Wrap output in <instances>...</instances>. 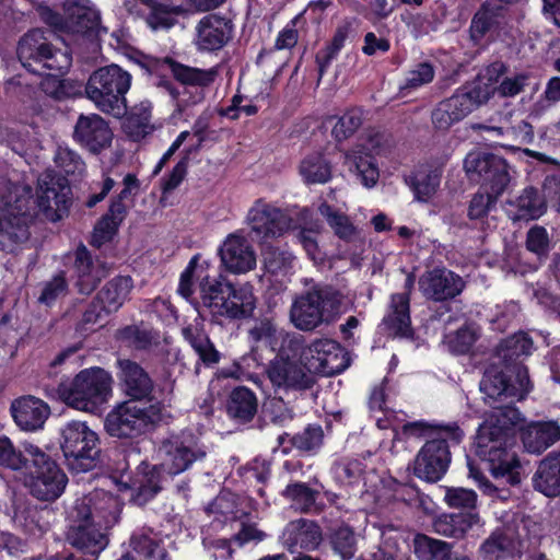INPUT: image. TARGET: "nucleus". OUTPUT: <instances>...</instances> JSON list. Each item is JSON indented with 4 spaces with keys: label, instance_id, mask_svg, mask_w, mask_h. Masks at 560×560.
<instances>
[{
    "label": "nucleus",
    "instance_id": "nucleus-1",
    "mask_svg": "<svg viewBox=\"0 0 560 560\" xmlns=\"http://www.w3.org/2000/svg\"><path fill=\"white\" fill-rule=\"evenodd\" d=\"M530 389L528 371L516 368V383L497 368H489L480 382L483 400L491 407L475 440V452L489 463L494 478H506L510 485L521 482V463L509 448L513 445V430L522 422L521 412L513 406Z\"/></svg>",
    "mask_w": 560,
    "mask_h": 560
},
{
    "label": "nucleus",
    "instance_id": "nucleus-2",
    "mask_svg": "<svg viewBox=\"0 0 560 560\" xmlns=\"http://www.w3.org/2000/svg\"><path fill=\"white\" fill-rule=\"evenodd\" d=\"M37 212L30 205V187L0 182V248L14 253L30 238V225Z\"/></svg>",
    "mask_w": 560,
    "mask_h": 560
},
{
    "label": "nucleus",
    "instance_id": "nucleus-3",
    "mask_svg": "<svg viewBox=\"0 0 560 560\" xmlns=\"http://www.w3.org/2000/svg\"><path fill=\"white\" fill-rule=\"evenodd\" d=\"M346 311V296L339 290L315 284L294 298L289 317L296 329L308 332L335 323Z\"/></svg>",
    "mask_w": 560,
    "mask_h": 560
},
{
    "label": "nucleus",
    "instance_id": "nucleus-4",
    "mask_svg": "<svg viewBox=\"0 0 560 560\" xmlns=\"http://www.w3.org/2000/svg\"><path fill=\"white\" fill-rule=\"evenodd\" d=\"M131 74L117 65L95 70L85 85L86 97L104 114L121 118L127 114L126 94Z\"/></svg>",
    "mask_w": 560,
    "mask_h": 560
},
{
    "label": "nucleus",
    "instance_id": "nucleus-5",
    "mask_svg": "<svg viewBox=\"0 0 560 560\" xmlns=\"http://www.w3.org/2000/svg\"><path fill=\"white\" fill-rule=\"evenodd\" d=\"M101 497L106 498L109 503L115 502L114 498L105 492H94L90 497L75 501L70 511L72 524L67 533L70 545L82 553L93 557L100 555L108 544L107 536L95 521L100 514V508L96 506L95 501Z\"/></svg>",
    "mask_w": 560,
    "mask_h": 560
},
{
    "label": "nucleus",
    "instance_id": "nucleus-6",
    "mask_svg": "<svg viewBox=\"0 0 560 560\" xmlns=\"http://www.w3.org/2000/svg\"><path fill=\"white\" fill-rule=\"evenodd\" d=\"M59 398L80 411L95 412L112 393V377L101 368L85 369L71 381L59 384Z\"/></svg>",
    "mask_w": 560,
    "mask_h": 560
},
{
    "label": "nucleus",
    "instance_id": "nucleus-7",
    "mask_svg": "<svg viewBox=\"0 0 560 560\" xmlns=\"http://www.w3.org/2000/svg\"><path fill=\"white\" fill-rule=\"evenodd\" d=\"M162 420L159 404L129 399L117 405L105 418L106 432L117 439H135L147 433Z\"/></svg>",
    "mask_w": 560,
    "mask_h": 560
},
{
    "label": "nucleus",
    "instance_id": "nucleus-8",
    "mask_svg": "<svg viewBox=\"0 0 560 560\" xmlns=\"http://www.w3.org/2000/svg\"><path fill=\"white\" fill-rule=\"evenodd\" d=\"M47 33L35 28L26 33L19 42L18 57L30 72L44 74L46 70L62 73L71 66V56L67 51L55 48Z\"/></svg>",
    "mask_w": 560,
    "mask_h": 560
},
{
    "label": "nucleus",
    "instance_id": "nucleus-9",
    "mask_svg": "<svg viewBox=\"0 0 560 560\" xmlns=\"http://www.w3.org/2000/svg\"><path fill=\"white\" fill-rule=\"evenodd\" d=\"M25 453L28 455L27 486L31 493L39 500L52 501L61 495L67 485V476L57 463L44 453L38 446L25 444Z\"/></svg>",
    "mask_w": 560,
    "mask_h": 560
},
{
    "label": "nucleus",
    "instance_id": "nucleus-10",
    "mask_svg": "<svg viewBox=\"0 0 560 560\" xmlns=\"http://www.w3.org/2000/svg\"><path fill=\"white\" fill-rule=\"evenodd\" d=\"M60 446L70 470L79 474L95 468L100 462V440L82 421H70L61 429Z\"/></svg>",
    "mask_w": 560,
    "mask_h": 560
},
{
    "label": "nucleus",
    "instance_id": "nucleus-11",
    "mask_svg": "<svg viewBox=\"0 0 560 560\" xmlns=\"http://www.w3.org/2000/svg\"><path fill=\"white\" fill-rule=\"evenodd\" d=\"M303 341L302 336H292L287 339L291 351L302 350L301 358L308 372L331 376L348 368V353L337 341L328 338L316 339L306 348L303 347Z\"/></svg>",
    "mask_w": 560,
    "mask_h": 560
},
{
    "label": "nucleus",
    "instance_id": "nucleus-12",
    "mask_svg": "<svg viewBox=\"0 0 560 560\" xmlns=\"http://www.w3.org/2000/svg\"><path fill=\"white\" fill-rule=\"evenodd\" d=\"M492 94L493 89L479 84L476 88H465L451 97L441 101L431 113L434 129L448 130L476 107L488 102Z\"/></svg>",
    "mask_w": 560,
    "mask_h": 560
},
{
    "label": "nucleus",
    "instance_id": "nucleus-13",
    "mask_svg": "<svg viewBox=\"0 0 560 560\" xmlns=\"http://www.w3.org/2000/svg\"><path fill=\"white\" fill-rule=\"evenodd\" d=\"M71 189L65 177L51 173H45L38 178L36 199L32 198L30 188V205L34 212L42 214L45 220L57 222L69 210Z\"/></svg>",
    "mask_w": 560,
    "mask_h": 560
},
{
    "label": "nucleus",
    "instance_id": "nucleus-14",
    "mask_svg": "<svg viewBox=\"0 0 560 560\" xmlns=\"http://www.w3.org/2000/svg\"><path fill=\"white\" fill-rule=\"evenodd\" d=\"M464 168L470 180L501 195L510 183L506 161L494 153L472 151L464 160Z\"/></svg>",
    "mask_w": 560,
    "mask_h": 560
},
{
    "label": "nucleus",
    "instance_id": "nucleus-15",
    "mask_svg": "<svg viewBox=\"0 0 560 560\" xmlns=\"http://www.w3.org/2000/svg\"><path fill=\"white\" fill-rule=\"evenodd\" d=\"M160 451L165 455L164 465L172 475L184 472L194 463L203 460L207 456L205 445L189 431L164 439Z\"/></svg>",
    "mask_w": 560,
    "mask_h": 560
},
{
    "label": "nucleus",
    "instance_id": "nucleus-16",
    "mask_svg": "<svg viewBox=\"0 0 560 560\" xmlns=\"http://www.w3.org/2000/svg\"><path fill=\"white\" fill-rule=\"evenodd\" d=\"M287 349L290 350L285 340L280 352L267 366L266 373L272 386L283 390H305L311 388L314 378L308 370L306 371V365L290 358Z\"/></svg>",
    "mask_w": 560,
    "mask_h": 560
},
{
    "label": "nucleus",
    "instance_id": "nucleus-17",
    "mask_svg": "<svg viewBox=\"0 0 560 560\" xmlns=\"http://www.w3.org/2000/svg\"><path fill=\"white\" fill-rule=\"evenodd\" d=\"M248 222L255 238L260 242L278 238L292 226V218L285 211L261 200L249 210Z\"/></svg>",
    "mask_w": 560,
    "mask_h": 560
},
{
    "label": "nucleus",
    "instance_id": "nucleus-18",
    "mask_svg": "<svg viewBox=\"0 0 560 560\" xmlns=\"http://www.w3.org/2000/svg\"><path fill=\"white\" fill-rule=\"evenodd\" d=\"M450 462L451 454L445 440L428 441L416 457L413 471L417 477L435 482L445 474Z\"/></svg>",
    "mask_w": 560,
    "mask_h": 560
},
{
    "label": "nucleus",
    "instance_id": "nucleus-19",
    "mask_svg": "<svg viewBox=\"0 0 560 560\" xmlns=\"http://www.w3.org/2000/svg\"><path fill=\"white\" fill-rule=\"evenodd\" d=\"M415 285V276L409 273L405 282V292L393 294L388 305V312L383 318L382 325L388 335L394 337H412L410 319V292Z\"/></svg>",
    "mask_w": 560,
    "mask_h": 560
},
{
    "label": "nucleus",
    "instance_id": "nucleus-20",
    "mask_svg": "<svg viewBox=\"0 0 560 560\" xmlns=\"http://www.w3.org/2000/svg\"><path fill=\"white\" fill-rule=\"evenodd\" d=\"M465 288V281L446 268H434L424 272L419 279L422 294L435 302H443L459 295Z\"/></svg>",
    "mask_w": 560,
    "mask_h": 560
},
{
    "label": "nucleus",
    "instance_id": "nucleus-21",
    "mask_svg": "<svg viewBox=\"0 0 560 560\" xmlns=\"http://www.w3.org/2000/svg\"><path fill=\"white\" fill-rule=\"evenodd\" d=\"M280 540L291 553L313 551L322 544L323 532L315 521L299 518L287 524Z\"/></svg>",
    "mask_w": 560,
    "mask_h": 560
},
{
    "label": "nucleus",
    "instance_id": "nucleus-22",
    "mask_svg": "<svg viewBox=\"0 0 560 560\" xmlns=\"http://www.w3.org/2000/svg\"><path fill=\"white\" fill-rule=\"evenodd\" d=\"M73 138L91 152L97 153L110 144L113 132L100 115L81 114L74 126Z\"/></svg>",
    "mask_w": 560,
    "mask_h": 560
},
{
    "label": "nucleus",
    "instance_id": "nucleus-23",
    "mask_svg": "<svg viewBox=\"0 0 560 560\" xmlns=\"http://www.w3.org/2000/svg\"><path fill=\"white\" fill-rule=\"evenodd\" d=\"M225 268L233 273H245L256 267V254L249 242L241 235L231 234L220 248Z\"/></svg>",
    "mask_w": 560,
    "mask_h": 560
},
{
    "label": "nucleus",
    "instance_id": "nucleus-24",
    "mask_svg": "<svg viewBox=\"0 0 560 560\" xmlns=\"http://www.w3.org/2000/svg\"><path fill=\"white\" fill-rule=\"evenodd\" d=\"M74 268L78 276V289L83 294L91 293L109 272V266L101 258H93L85 246L75 252Z\"/></svg>",
    "mask_w": 560,
    "mask_h": 560
},
{
    "label": "nucleus",
    "instance_id": "nucleus-25",
    "mask_svg": "<svg viewBox=\"0 0 560 560\" xmlns=\"http://www.w3.org/2000/svg\"><path fill=\"white\" fill-rule=\"evenodd\" d=\"M532 349L533 340L525 332L514 334L502 340L497 348V358L504 365V370L495 364L492 368H497L516 383V368H524L527 371L526 366L517 363L516 360L522 355H529Z\"/></svg>",
    "mask_w": 560,
    "mask_h": 560
},
{
    "label": "nucleus",
    "instance_id": "nucleus-26",
    "mask_svg": "<svg viewBox=\"0 0 560 560\" xmlns=\"http://www.w3.org/2000/svg\"><path fill=\"white\" fill-rule=\"evenodd\" d=\"M232 23L217 14L203 16L197 26V46L202 50H218L231 37Z\"/></svg>",
    "mask_w": 560,
    "mask_h": 560
},
{
    "label": "nucleus",
    "instance_id": "nucleus-27",
    "mask_svg": "<svg viewBox=\"0 0 560 560\" xmlns=\"http://www.w3.org/2000/svg\"><path fill=\"white\" fill-rule=\"evenodd\" d=\"M15 423L25 431L40 429L47 420L50 409L43 400L33 396L16 399L11 405Z\"/></svg>",
    "mask_w": 560,
    "mask_h": 560
},
{
    "label": "nucleus",
    "instance_id": "nucleus-28",
    "mask_svg": "<svg viewBox=\"0 0 560 560\" xmlns=\"http://www.w3.org/2000/svg\"><path fill=\"white\" fill-rule=\"evenodd\" d=\"M117 364L125 393L138 401L149 397L153 390V382L149 374L137 362L128 359L118 360Z\"/></svg>",
    "mask_w": 560,
    "mask_h": 560
},
{
    "label": "nucleus",
    "instance_id": "nucleus-29",
    "mask_svg": "<svg viewBox=\"0 0 560 560\" xmlns=\"http://www.w3.org/2000/svg\"><path fill=\"white\" fill-rule=\"evenodd\" d=\"M521 438L528 453L539 455L560 440V425L555 421L530 422L522 428Z\"/></svg>",
    "mask_w": 560,
    "mask_h": 560
},
{
    "label": "nucleus",
    "instance_id": "nucleus-30",
    "mask_svg": "<svg viewBox=\"0 0 560 560\" xmlns=\"http://www.w3.org/2000/svg\"><path fill=\"white\" fill-rule=\"evenodd\" d=\"M506 9L490 0H485L474 14L469 33L475 43H479L487 34L501 28L508 14Z\"/></svg>",
    "mask_w": 560,
    "mask_h": 560
},
{
    "label": "nucleus",
    "instance_id": "nucleus-31",
    "mask_svg": "<svg viewBox=\"0 0 560 560\" xmlns=\"http://www.w3.org/2000/svg\"><path fill=\"white\" fill-rule=\"evenodd\" d=\"M200 300L213 315L225 316L229 312L228 300L233 293V284L224 279L203 278L199 283Z\"/></svg>",
    "mask_w": 560,
    "mask_h": 560
},
{
    "label": "nucleus",
    "instance_id": "nucleus-32",
    "mask_svg": "<svg viewBox=\"0 0 560 560\" xmlns=\"http://www.w3.org/2000/svg\"><path fill=\"white\" fill-rule=\"evenodd\" d=\"M533 483L546 497L560 494V452L550 453L540 460Z\"/></svg>",
    "mask_w": 560,
    "mask_h": 560
},
{
    "label": "nucleus",
    "instance_id": "nucleus-33",
    "mask_svg": "<svg viewBox=\"0 0 560 560\" xmlns=\"http://www.w3.org/2000/svg\"><path fill=\"white\" fill-rule=\"evenodd\" d=\"M521 541L511 527L494 530L480 546L485 559L497 560L518 550Z\"/></svg>",
    "mask_w": 560,
    "mask_h": 560
},
{
    "label": "nucleus",
    "instance_id": "nucleus-34",
    "mask_svg": "<svg viewBox=\"0 0 560 560\" xmlns=\"http://www.w3.org/2000/svg\"><path fill=\"white\" fill-rule=\"evenodd\" d=\"M132 288L130 277L118 276L106 282L96 294L97 301L103 303L105 315L117 312L128 300Z\"/></svg>",
    "mask_w": 560,
    "mask_h": 560
},
{
    "label": "nucleus",
    "instance_id": "nucleus-35",
    "mask_svg": "<svg viewBox=\"0 0 560 560\" xmlns=\"http://www.w3.org/2000/svg\"><path fill=\"white\" fill-rule=\"evenodd\" d=\"M98 12L81 1L69 3L66 8L65 26L68 31L85 34L97 28Z\"/></svg>",
    "mask_w": 560,
    "mask_h": 560
},
{
    "label": "nucleus",
    "instance_id": "nucleus-36",
    "mask_svg": "<svg viewBox=\"0 0 560 560\" xmlns=\"http://www.w3.org/2000/svg\"><path fill=\"white\" fill-rule=\"evenodd\" d=\"M478 522L479 516L474 513L444 514L434 521L433 527L439 535L458 539Z\"/></svg>",
    "mask_w": 560,
    "mask_h": 560
},
{
    "label": "nucleus",
    "instance_id": "nucleus-37",
    "mask_svg": "<svg viewBox=\"0 0 560 560\" xmlns=\"http://www.w3.org/2000/svg\"><path fill=\"white\" fill-rule=\"evenodd\" d=\"M346 164L350 172H353L361 183L366 187H373L378 179V168L373 155L357 147L346 154Z\"/></svg>",
    "mask_w": 560,
    "mask_h": 560
},
{
    "label": "nucleus",
    "instance_id": "nucleus-38",
    "mask_svg": "<svg viewBox=\"0 0 560 560\" xmlns=\"http://www.w3.org/2000/svg\"><path fill=\"white\" fill-rule=\"evenodd\" d=\"M257 397L246 387H237L232 390L228 401V413L241 421H250L257 412Z\"/></svg>",
    "mask_w": 560,
    "mask_h": 560
},
{
    "label": "nucleus",
    "instance_id": "nucleus-39",
    "mask_svg": "<svg viewBox=\"0 0 560 560\" xmlns=\"http://www.w3.org/2000/svg\"><path fill=\"white\" fill-rule=\"evenodd\" d=\"M359 537L351 526L340 524L330 529L329 544L342 560H350L358 551Z\"/></svg>",
    "mask_w": 560,
    "mask_h": 560
},
{
    "label": "nucleus",
    "instance_id": "nucleus-40",
    "mask_svg": "<svg viewBox=\"0 0 560 560\" xmlns=\"http://www.w3.org/2000/svg\"><path fill=\"white\" fill-rule=\"evenodd\" d=\"M282 495L290 502L294 511L311 513L316 511V501L319 492L304 482H292L285 487Z\"/></svg>",
    "mask_w": 560,
    "mask_h": 560
},
{
    "label": "nucleus",
    "instance_id": "nucleus-41",
    "mask_svg": "<svg viewBox=\"0 0 560 560\" xmlns=\"http://www.w3.org/2000/svg\"><path fill=\"white\" fill-rule=\"evenodd\" d=\"M151 120V104L141 102L131 108L124 122V130L133 140H140L153 130Z\"/></svg>",
    "mask_w": 560,
    "mask_h": 560
},
{
    "label": "nucleus",
    "instance_id": "nucleus-42",
    "mask_svg": "<svg viewBox=\"0 0 560 560\" xmlns=\"http://www.w3.org/2000/svg\"><path fill=\"white\" fill-rule=\"evenodd\" d=\"M226 304L229 308L226 317L232 319L249 317L256 306L253 287L243 284L235 288L233 285V293L229 296Z\"/></svg>",
    "mask_w": 560,
    "mask_h": 560
},
{
    "label": "nucleus",
    "instance_id": "nucleus-43",
    "mask_svg": "<svg viewBox=\"0 0 560 560\" xmlns=\"http://www.w3.org/2000/svg\"><path fill=\"white\" fill-rule=\"evenodd\" d=\"M318 211L326 219L334 234L340 240L350 242L357 236V228L343 212L332 208L327 202L320 203Z\"/></svg>",
    "mask_w": 560,
    "mask_h": 560
},
{
    "label": "nucleus",
    "instance_id": "nucleus-44",
    "mask_svg": "<svg viewBox=\"0 0 560 560\" xmlns=\"http://www.w3.org/2000/svg\"><path fill=\"white\" fill-rule=\"evenodd\" d=\"M300 174L307 184H324L331 177V166L319 153H313L302 160Z\"/></svg>",
    "mask_w": 560,
    "mask_h": 560
},
{
    "label": "nucleus",
    "instance_id": "nucleus-45",
    "mask_svg": "<svg viewBox=\"0 0 560 560\" xmlns=\"http://www.w3.org/2000/svg\"><path fill=\"white\" fill-rule=\"evenodd\" d=\"M413 548L420 560H451L452 545L425 535L415 537Z\"/></svg>",
    "mask_w": 560,
    "mask_h": 560
},
{
    "label": "nucleus",
    "instance_id": "nucleus-46",
    "mask_svg": "<svg viewBox=\"0 0 560 560\" xmlns=\"http://www.w3.org/2000/svg\"><path fill=\"white\" fill-rule=\"evenodd\" d=\"M183 335L205 364L219 362L220 353L203 331L187 327L183 329Z\"/></svg>",
    "mask_w": 560,
    "mask_h": 560
},
{
    "label": "nucleus",
    "instance_id": "nucleus-47",
    "mask_svg": "<svg viewBox=\"0 0 560 560\" xmlns=\"http://www.w3.org/2000/svg\"><path fill=\"white\" fill-rule=\"evenodd\" d=\"M514 203L517 208L518 219H537L546 210L544 199L539 196L538 190L533 187L525 188Z\"/></svg>",
    "mask_w": 560,
    "mask_h": 560
},
{
    "label": "nucleus",
    "instance_id": "nucleus-48",
    "mask_svg": "<svg viewBox=\"0 0 560 560\" xmlns=\"http://www.w3.org/2000/svg\"><path fill=\"white\" fill-rule=\"evenodd\" d=\"M418 201H428L440 185V174L434 171L417 172L412 177L406 179Z\"/></svg>",
    "mask_w": 560,
    "mask_h": 560
},
{
    "label": "nucleus",
    "instance_id": "nucleus-49",
    "mask_svg": "<svg viewBox=\"0 0 560 560\" xmlns=\"http://www.w3.org/2000/svg\"><path fill=\"white\" fill-rule=\"evenodd\" d=\"M117 339L136 350H147L156 343L151 330L139 325H129L117 331Z\"/></svg>",
    "mask_w": 560,
    "mask_h": 560
},
{
    "label": "nucleus",
    "instance_id": "nucleus-50",
    "mask_svg": "<svg viewBox=\"0 0 560 560\" xmlns=\"http://www.w3.org/2000/svg\"><path fill=\"white\" fill-rule=\"evenodd\" d=\"M172 73L176 80L184 84L200 85L205 86L214 81L217 77V70H201L197 68H190L177 62L171 63Z\"/></svg>",
    "mask_w": 560,
    "mask_h": 560
},
{
    "label": "nucleus",
    "instance_id": "nucleus-51",
    "mask_svg": "<svg viewBox=\"0 0 560 560\" xmlns=\"http://www.w3.org/2000/svg\"><path fill=\"white\" fill-rule=\"evenodd\" d=\"M332 472L339 482L353 486L364 480L365 466L359 459H345L335 463Z\"/></svg>",
    "mask_w": 560,
    "mask_h": 560
},
{
    "label": "nucleus",
    "instance_id": "nucleus-52",
    "mask_svg": "<svg viewBox=\"0 0 560 560\" xmlns=\"http://www.w3.org/2000/svg\"><path fill=\"white\" fill-rule=\"evenodd\" d=\"M293 255L285 250L273 246H267L262 250V261L268 272L277 275L284 272L291 268Z\"/></svg>",
    "mask_w": 560,
    "mask_h": 560
},
{
    "label": "nucleus",
    "instance_id": "nucleus-53",
    "mask_svg": "<svg viewBox=\"0 0 560 560\" xmlns=\"http://www.w3.org/2000/svg\"><path fill=\"white\" fill-rule=\"evenodd\" d=\"M485 130L495 132L498 136L503 137L505 140L516 142L518 144L530 143L534 139L533 127L529 122L521 120L515 125L503 127H482Z\"/></svg>",
    "mask_w": 560,
    "mask_h": 560
},
{
    "label": "nucleus",
    "instance_id": "nucleus-54",
    "mask_svg": "<svg viewBox=\"0 0 560 560\" xmlns=\"http://www.w3.org/2000/svg\"><path fill=\"white\" fill-rule=\"evenodd\" d=\"M130 545L140 560H165L166 552L159 544L144 534H135Z\"/></svg>",
    "mask_w": 560,
    "mask_h": 560
},
{
    "label": "nucleus",
    "instance_id": "nucleus-55",
    "mask_svg": "<svg viewBox=\"0 0 560 560\" xmlns=\"http://www.w3.org/2000/svg\"><path fill=\"white\" fill-rule=\"evenodd\" d=\"M351 32V23L345 22L340 25L331 40V44L320 54L317 55V62L319 65V75H323L325 68L335 58L338 51L343 47L345 40Z\"/></svg>",
    "mask_w": 560,
    "mask_h": 560
},
{
    "label": "nucleus",
    "instance_id": "nucleus-56",
    "mask_svg": "<svg viewBox=\"0 0 560 560\" xmlns=\"http://www.w3.org/2000/svg\"><path fill=\"white\" fill-rule=\"evenodd\" d=\"M362 125V112L353 108L345 113L332 128V136L337 141L351 137Z\"/></svg>",
    "mask_w": 560,
    "mask_h": 560
},
{
    "label": "nucleus",
    "instance_id": "nucleus-57",
    "mask_svg": "<svg viewBox=\"0 0 560 560\" xmlns=\"http://www.w3.org/2000/svg\"><path fill=\"white\" fill-rule=\"evenodd\" d=\"M27 459L25 448L23 452L16 451L9 438L0 435V465L19 470L27 465Z\"/></svg>",
    "mask_w": 560,
    "mask_h": 560
},
{
    "label": "nucleus",
    "instance_id": "nucleus-58",
    "mask_svg": "<svg viewBox=\"0 0 560 560\" xmlns=\"http://www.w3.org/2000/svg\"><path fill=\"white\" fill-rule=\"evenodd\" d=\"M323 430L319 425H308L303 432L291 438L293 446L301 451H313L318 448L323 443Z\"/></svg>",
    "mask_w": 560,
    "mask_h": 560
},
{
    "label": "nucleus",
    "instance_id": "nucleus-59",
    "mask_svg": "<svg viewBox=\"0 0 560 560\" xmlns=\"http://www.w3.org/2000/svg\"><path fill=\"white\" fill-rule=\"evenodd\" d=\"M54 512L48 508L30 509L27 511L26 524L28 532L33 535L43 534L50 528Z\"/></svg>",
    "mask_w": 560,
    "mask_h": 560
},
{
    "label": "nucleus",
    "instance_id": "nucleus-60",
    "mask_svg": "<svg viewBox=\"0 0 560 560\" xmlns=\"http://www.w3.org/2000/svg\"><path fill=\"white\" fill-rule=\"evenodd\" d=\"M434 78V69L428 62L418 63L413 69L407 72L405 83L401 90H415L430 83Z\"/></svg>",
    "mask_w": 560,
    "mask_h": 560
},
{
    "label": "nucleus",
    "instance_id": "nucleus-61",
    "mask_svg": "<svg viewBox=\"0 0 560 560\" xmlns=\"http://www.w3.org/2000/svg\"><path fill=\"white\" fill-rule=\"evenodd\" d=\"M55 162L67 175L81 174L84 171V162L79 154L69 148L59 147L55 155Z\"/></svg>",
    "mask_w": 560,
    "mask_h": 560
},
{
    "label": "nucleus",
    "instance_id": "nucleus-62",
    "mask_svg": "<svg viewBox=\"0 0 560 560\" xmlns=\"http://www.w3.org/2000/svg\"><path fill=\"white\" fill-rule=\"evenodd\" d=\"M476 340V331L468 326H464L457 329L455 334L447 336V343L451 351L458 354L468 352Z\"/></svg>",
    "mask_w": 560,
    "mask_h": 560
},
{
    "label": "nucleus",
    "instance_id": "nucleus-63",
    "mask_svg": "<svg viewBox=\"0 0 560 560\" xmlns=\"http://www.w3.org/2000/svg\"><path fill=\"white\" fill-rule=\"evenodd\" d=\"M68 290V283L65 277L59 273L51 280L44 283L42 292L38 296V302L50 305L60 296L66 295Z\"/></svg>",
    "mask_w": 560,
    "mask_h": 560
},
{
    "label": "nucleus",
    "instance_id": "nucleus-64",
    "mask_svg": "<svg viewBox=\"0 0 560 560\" xmlns=\"http://www.w3.org/2000/svg\"><path fill=\"white\" fill-rule=\"evenodd\" d=\"M444 500L453 509H472L476 505L477 495L472 490L465 488H450L445 492Z\"/></svg>",
    "mask_w": 560,
    "mask_h": 560
}]
</instances>
